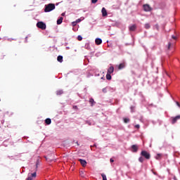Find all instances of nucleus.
Listing matches in <instances>:
<instances>
[{"label":"nucleus","mask_w":180,"mask_h":180,"mask_svg":"<svg viewBox=\"0 0 180 180\" xmlns=\"http://www.w3.org/2000/svg\"><path fill=\"white\" fill-rule=\"evenodd\" d=\"M56 9V5L54 4H49L45 5L44 12H51Z\"/></svg>","instance_id":"obj_1"},{"label":"nucleus","mask_w":180,"mask_h":180,"mask_svg":"<svg viewBox=\"0 0 180 180\" xmlns=\"http://www.w3.org/2000/svg\"><path fill=\"white\" fill-rule=\"evenodd\" d=\"M141 157H143L146 158V160H150L151 158V155L150 153L147 152V150H142L141 152Z\"/></svg>","instance_id":"obj_2"},{"label":"nucleus","mask_w":180,"mask_h":180,"mask_svg":"<svg viewBox=\"0 0 180 180\" xmlns=\"http://www.w3.org/2000/svg\"><path fill=\"white\" fill-rule=\"evenodd\" d=\"M37 27H39V29H41V30H46V25L43 22H38Z\"/></svg>","instance_id":"obj_3"},{"label":"nucleus","mask_w":180,"mask_h":180,"mask_svg":"<svg viewBox=\"0 0 180 180\" xmlns=\"http://www.w3.org/2000/svg\"><path fill=\"white\" fill-rule=\"evenodd\" d=\"M180 119V115H177L176 117H171V123L172 124H175V123L176 122H178V120H179Z\"/></svg>","instance_id":"obj_4"},{"label":"nucleus","mask_w":180,"mask_h":180,"mask_svg":"<svg viewBox=\"0 0 180 180\" xmlns=\"http://www.w3.org/2000/svg\"><path fill=\"white\" fill-rule=\"evenodd\" d=\"M36 176H37V174L36 173V172H34V173L29 174L28 178H27L26 180H33V179L32 178H36Z\"/></svg>","instance_id":"obj_5"},{"label":"nucleus","mask_w":180,"mask_h":180,"mask_svg":"<svg viewBox=\"0 0 180 180\" xmlns=\"http://www.w3.org/2000/svg\"><path fill=\"white\" fill-rule=\"evenodd\" d=\"M143 11L145 12H151V7L150 6V5L148 4H144L143 6Z\"/></svg>","instance_id":"obj_6"},{"label":"nucleus","mask_w":180,"mask_h":180,"mask_svg":"<svg viewBox=\"0 0 180 180\" xmlns=\"http://www.w3.org/2000/svg\"><path fill=\"white\" fill-rule=\"evenodd\" d=\"M139 96H141V101L143 105H144L146 106V105H147V103H146V99H144V96H143V94L139 93Z\"/></svg>","instance_id":"obj_7"},{"label":"nucleus","mask_w":180,"mask_h":180,"mask_svg":"<svg viewBox=\"0 0 180 180\" xmlns=\"http://www.w3.org/2000/svg\"><path fill=\"white\" fill-rule=\"evenodd\" d=\"M115 68L113 66H110L108 70L107 74H113Z\"/></svg>","instance_id":"obj_8"},{"label":"nucleus","mask_w":180,"mask_h":180,"mask_svg":"<svg viewBox=\"0 0 180 180\" xmlns=\"http://www.w3.org/2000/svg\"><path fill=\"white\" fill-rule=\"evenodd\" d=\"M79 161L80 162V164L82 167H86V160H82V159H79Z\"/></svg>","instance_id":"obj_9"},{"label":"nucleus","mask_w":180,"mask_h":180,"mask_svg":"<svg viewBox=\"0 0 180 180\" xmlns=\"http://www.w3.org/2000/svg\"><path fill=\"white\" fill-rule=\"evenodd\" d=\"M101 12L103 17L108 16V11H106V8H105V7L102 8Z\"/></svg>","instance_id":"obj_10"},{"label":"nucleus","mask_w":180,"mask_h":180,"mask_svg":"<svg viewBox=\"0 0 180 180\" xmlns=\"http://www.w3.org/2000/svg\"><path fill=\"white\" fill-rule=\"evenodd\" d=\"M95 43L97 46H99V44H102V39H101V38H96Z\"/></svg>","instance_id":"obj_11"},{"label":"nucleus","mask_w":180,"mask_h":180,"mask_svg":"<svg viewBox=\"0 0 180 180\" xmlns=\"http://www.w3.org/2000/svg\"><path fill=\"white\" fill-rule=\"evenodd\" d=\"M124 67H126V65L124 64V63H120L118 65V70H123V68H124Z\"/></svg>","instance_id":"obj_12"},{"label":"nucleus","mask_w":180,"mask_h":180,"mask_svg":"<svg viewBox=\"0 0 180 180\" xmlns=\"http://www.w3.org/2000/svg\"><path fill=\"white\" fill-rule=\"evenodd\" d=\"M39 165H40V160H37L36 162V169H35V172H37V168H39Z\"/></svg>","instance_id":"obj_13"},{"label":"nucleus","mask_w":180,"mask_h":180,"mask_svg":"<svg viewBox=\"0 0 180 180\" xmlns=\"http://www.w3.org/2000/svg\"><path fill=\"white\" fill-rule=\"evenodd\" d=\"M64 18L63 17H60L58 20H57V25H61L63 23V20Z\"/></svg>","instance_id":"obj_14"},{"label":"nucleus","mask_w":180,"mask_h":180,"mask_svg":"<svg viewBox=\"0 0 180 180\" xmlns=\"http://www.w3.org/2000/svg\"><path fill=\"white\" fill-rule=\"evenodd\" d=\"M130 32H134L136 30V25H133L132 26L129 27Z\"/></svg>","instance_id":"obj_15"},{"label":"nucleus","mask_w":180,"mask_h":180,"mask_svg":"<svg viewBox=\"0 0 180 180\" xmlns=\"http://www.w3.org/2000/svg\"><path fill=\"white\" fill-rule=\"evenodd\" d=\"M45 123H46V124H51V119H50V118L46 119V120H45Z\"/></svg>","instance_id":"obj_16"},{"label":"nucleus","mask_w":180,"mask_h":180,"mask_svg":"<svg viewBox=\"0 0 180 180\" xmlns=\"http://www.w3.org/2000/svg\"><path fill=\"white\" fill-rule=\"evenodd\" d=\"M57 60L59 63H62L63 62V56H58L57 58Z\"/></svg>","instance_id":"obj_17"},{"label":"nucleus","mask_w":180,"mask_h":180,"mask_svg":"<svg viewBox=\"0 0 180 180\" xmlns=\"http://www.w3.org/2000/svg\"><path fill=\"white\" fill-rule=\"evenodd\" d=\"M106 78L108 79V81H110V79H112V75H110V73H107Z\"/></svg>","instance_id":"obj_18"},{"label":"nucleus","mask_w":180,"mask_h":180,"mask_svg":"<svg viewBox=\"0 0 180 180\" xmlns=\"http://www.w3.org/2000/svg\"><path fill=\"white\" fill-rule=\"evenodd\" d=\"M89 103H91V106H94V103H95V101L94 100V98L89 99Z\"/></svg>","instance_id":"obj_19"},{"label":"nucleus","mask_w":180,"mask_h":180,"mask_svg":"<svg viewBox=\"0 0 180 180\" xmlns=\"http://www.w3.org/2000/svg\"><path fill=\"white\" fill-rule=\"evenodd\" d=\"M161 157H162V155H161V153H158V154H157L155 158H156L157 160H160V159H161Z\"/></svg>","instance_id":"obj_20"},{"label":"nucleus","mask_w":180,"mask_h":180,"mask_svg":"<svg viewBox=\"0 0 180 180\" xmlns=\"http://www.w3.org/2000/svg\"><path fill=\"white\" fill-rule=\"evenodd\" d=\"M63 90H58L56 91L57 95H63Z\"/></svg>","instance_id":"obj_21"},{"label":"nucleus","mask_w":180,"mask_h":180,"mask_svg":"<svg viewBox=\"0 0 180 180\" xmlns=\"http://www.w3.org/2000/svg\"><path fill=\"white\" fill-rule=\"evenodd\" d=\"M139 162H144V158L143 156H141L139 158Z\"/></svg>","instance_id":"obj_22"},{"label":"nucleus","mask_w":180,"mask_h":180,"mask_svg":"<svg viewBox=\"0 0 180 180\" xmlns=\"http://www.w3.org/2000/svg\"><path fill=\"white\" fill-rule=\"evenodd\" d=\"M150 27H151V26L149 23L145 24V29H150Z\"/></svg>","instance_id":"obj_23"},{"label":"nucleus","mask_w":180,"mask_h":180,"mask_svg":"<svg viewBox=\"0 0 180 180\" xmlns=\"http://www.w3.org/2000/svg\"><path fill=\"white\" fill-rule=\"evenodd\" d=\"M101 176L103 178V180H108V179L106 178V175L105 174H101Z\"/></svg>","instance_id":"obj_24"},{"label":"nucleus","mask_w":180,"mask_h":180,"mask_svg":"<svg viewBox=\"0 0 180 180\" xmlns=\"http://www.w3.org/2000/svg\"><path fill=\"white\" fill-rule=\"evenodd\" d=\"M79 174H80V176H82V178H84V177H85V174H84V172H83V171H81V172H79Z\"/></svg>","instance_id":"obj_25"},{"label":"nucleus","mask_w":180,"mask_h":180,"mask_svg":"<svg viewBox=\"0 0 180 180\" xmlns=\"http://www.w3.org/2000/svg\"><path fill=\"white\" fill-rule=\"evenodd\" d=\"M133 153H136V145L131 146Z\"/></svg>","instance_id":"obj_26"},{"label":"nucleus","mask_w":180,"mask_h":180,"mask_svg":"<svg viewBox=\"0 0 180 180\" xmlns=\"http://www.w3.org/2000/svg\"><path fill=\"white\" fill-rule=\"evenodd\" d=\"M124 123H129V122H130V120H129V118H124Z\"/></svg>","instance_id":"obj_27"},{"label":"nucleus","mask_w":180,"mask_h":180,"mask_svg":"<svg viewBox=\"0 0 180 180\" xmlns=\"http://www.w3.org/2000/svg\"><path fill=\"white\" fill-rule=\"evenodd\" d=\"M77 40H79V41H81L82 40V37L81 35H79L77 37Z\"/></svg>","instance_id":"obj_28"},{"label":"nucleus","mask_w":180,"mask_h":180,"mask_svg":"<svg viewBox=\"0 0 180 180\" xmlns=\"http://www.w3.org/2000/svg\"><path fill=\"white\" fill-rule=\"evenodd\" d=\"M45 158H46V161H49V162L53 161V159H50V158H49L47 157H45Z\"/></svg>","instance_id":"obj_29"},{"label":"nucleus","mask_w":180,"mask_h":180,"mask_svg":"<svg viewBox=\"0 0 180 180\" xmlns=\"http://www.w3.org/2000/svg\"><path fill=\"white\" fill-rule=\"evenodd\" d=\"M171 49V42H169L167 49L169 50Z\"/></svg>","instance_id":"obj_30"},{"label":"nucleus","mask_w":180,"mask_h":180,"mask_svg":"<svg viewBox=\"0 0 180 180\" xmlns=\"http://www.w3.org/2000/svg\"><path fill=\"white\" fill-rule=\"evenodd\" d=\"M98 2V0H91V4H96Z\"/></svg>","instance_id":"obj_31"},{"label":"nucleus","mask_w":180,"mask_h":180,"mask_svg":"<svg viewBox=\"0 0 180 180\" xmlns=\"http://www.w3.org/2000/svg\"><path fill=\"white\" fill-rule=\"evenodd\" d=\"M172 39H173V40H176V36L172 35Z\"/></svg>","instance_id":"obj_32"},{"label":"nucleus","mask_w":180,"mask_h":180,"mask_svg":"<svg viewBox=\"0 0 180 180\" xmlns=\"http://www.w3.org/2000/svg\"><path fill=\"white\" fill-rule=\"evenodd\" d=\"M139 120L140 122H141V123H144V120L143 119V117H141Z\"/></svg>","instance_id":"obj_33"},{"label":"nucleus","mask_w":180,"mask_h":180,"mask_svg":"<svg viewBox=\"0 0 180 180\" xmlns=\"http://www.w3.org/2000/svg\"><path fill=\"white\" fill-rule=\"evenodd\" d=\"M102 91L104 94H106V88H103Z\"/></svg>","instance_id":"obj_34"},{"label":"nucleus","mask_w":180,"mask_h":180,"mask_svg":"<svg viewBox=\"0 0 180 180\" xmlns=\"http://www.w3.org/2000/svg\"><path fill=\"white\" fill-rule=\"evenodd\" d=\"M176 105H177V106H178L179 108H180L179 102L176 101Z\"/></svg>","instance_id":"obj_35"},{"label":"nucleus","mask_w":180,"mask_h":180,"mask_svg":"<svg viewBox=\"0 0 180 180\" xmlns=\"http://www.w3.org/2000/svg\"><path fill=\"white\" fill-rule=\"evenodd\" d=\"M136 129H140V124H136Z\"/></svg>","instance_id":"obj_36"},{"label":"nucleus","mask_w":180,"mask_h":180,"mask_svg":"<svg viewBox=\"0 0 180 180\" xmlns=\"http://www.w3.org/2000/svg\"><path fill=\"white\" fill-rule=\"evenodd\" d=\"M110 162H115V160L112 158L110 159Z\"/></svg>","instance_id":"obj_37"},{"label":"nucleus","mask_w":180,"mask_h":180,"mask_svg":"<svg viewBox=\"0 0 180 180\" xmlns=\"http://www.w3.org/2000/svg\"><path fill=\"white\" fill-rule=\"evenodd\" d=\"M79 22H81V19H77V20H76V22H77V23H79Z\"/></svg>","instance_id":"obj_38"},{"label":"nucleus","mask_w":180,"mask_h":180,"mask_svg":"<svg viewBox=\"0 0 180 180\" xmlns=\"http://www.w3.org/2000/svg\"><path fill=\"white\" fill-rule=\"evenodd\" d=\"M77 25V22H72V26H76Z\"/></svg>","instance_id":"obj_39"},{"label":"nucleus","mask_w":180,"mask_h":180,"mask_svg":"<svg viewBox=\"0 0 180 180\" xmlns=\"http://www.w3.org/2000/svg\"><path fill=\"white\" fill-rule=\"evenodd\" d=\"M25 41L27 42V37H25Z\"/></svg>","instance_id":"obj_40"},{"label":"nucleus","mask_w":180,"mask_h":180,"mask_svg":"<svg viewBox=\"0 0 180 180\" xmlns=\"http://www.w3.org/2000/svg\"><path fill=\"white\" fill-rule=\"evenodd\" d=\"M138 148H138L137 146H136V151H137Z\"/></svg>","instance_id":"obj_41"}]
</instances>
